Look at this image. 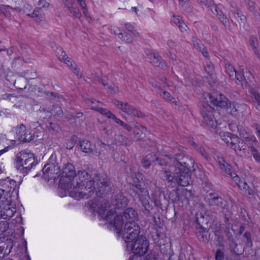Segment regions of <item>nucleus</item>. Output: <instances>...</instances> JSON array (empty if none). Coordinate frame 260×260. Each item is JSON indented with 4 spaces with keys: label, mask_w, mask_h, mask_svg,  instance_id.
<instances>
[{
    "label": "nucleus",
    "mask_w": 260,
    "mask_h": 260,
    "mask_svg": "<svg viewBox=\"0 0 260 260\" xmlns=\"http://www.w3.org/2000/svg\"><path fill=\"white\" fill-rule=\"evenodd\" d=\"M171 161L175 167L173 172L170 169L164 170V178L168 182L187 186L191 181L190 172L194 171L193 159L184 152L171 155Z\"/></svg>",
    "instance_id": "f257e3e1"
},
{
    "label": "nucleus",
    "mask_w": 260,
    "mask_h": 260,
    "mask_svg": "<svg viewBox=\"0 0 260 260\" xmlns=\"http://www.w3.org/2000/svg\"><path fill=\"white\" fill-rule=\"evenodd\" d=\"M60 164V159H57L56 155L52 154L41 171L48 181L56 180L60 176L59 186L63 189H68L72 186H74L73 181L76 175L75 167L72 164L68 162L63 165L61 170Z\"/></svg>",
    "instance_id": "f03ea898"
},
{
    "label": "nucleus",
    "mask_w": 260,
    "mask_h": 260,
    "mask_svg": "<svg viewBox=\"0 0 260 260\" xmlns=\"http://www.w3.org/2000/svg\"><path fill=\"white\" fill-rule=\"evenodd\" d=\"M210 105L205 104L200 108V114L204 119V122L209 127L216 128L217 120L213 114L214 108L211 105L217 108L224 109L230 104V100L223 94H209V101Z\"/></svg>",
    "instance_id": "7ed1b4c3"
},
{
    "label": "nucleus",
    "mask_w": 260,
    "mask_h": 260,
    "mask_svg": "<svg viewBox=\"0 0 260 260\" xmlns=\"http://www.w3.org/2000/svg\"><path fill=\"white\" fill-rule=\"evenodd\" d=\"M76 184H85L88 183H95L100 192L107 194L112 191L110 180L104 178L100 173L95 169L90 168L82 169L76 175Z\"/></svg>",
    "instance_id": "20e7f679"
},
{
    "label": "nucleus",
    "mask_w": 260,
    "mask_h": 260,
    "mask_svg": "<svg viewBox=\"0 0 260 260\" xmlns=\"http://www.w3.org/2000/svg\"><path fill=\"white\" fill-rule=\"evenodd\" d=\"M116 212L112 209L107 212L105 216L106 221H110L109 225L112 226L116 231L117 236L119 237L121 228L126 223H137L139 217L137 210L132 207H128L122 213L116 214Z\"/></svg>",
    "instance_id": "39448f33"
},
{
    "label": "nucleus",
    "mask_w": 260,
    "mask_h": 260,
    "mask_svg": "<svg viewBox=\"0 0 260 260\" xmlns=\"http://www.w3.org/2000/svg\"><path fill=\"white\" fill-rule=\"evenodd\" d=\"M15 161L16 169L24 176L27 175L33 167L38 164L34 154L24 151H21L17 154Z\"/></svg>",
    "instance_id": "423d86ee"
},
{
    "label": "nucleus",
    "mask_w": 260,
    "mask_h": 260,
    "mask_svg": "<svg viewBox=\"0 0 260 260\" xmlns=\"http://www.w3.org/2000/svg\"><path fill=\"white\" fill-rule=\"evenodd\" d=\"M194 197V193L191 190L186 188L179 190L176 188L170 191L168 193L169 202L174 204V207H182L189 204L190 199Z\"/></svg>",
    "instance_id": "0eeeda50"
},
{
    "label": "nucleus",
    "mask_w": 260,
    "mask_h": 260,
    "mask_svg": "<svg viewBox=\"0 0 260 260\" xmlns=\"http://www.w3.org/2000/svg\"><path fill=\"white\" fill-rule=\"evenodd\" d=\"M140 226L137 223H126L124 229L121 228L120 235L123 241L128 244L136 240L140 237Z\"/></svg>",
    "instance_id": "6e6552de"
},
{
    "label": "nucleus",
    "mask_w": 260,
    "mask_h": 260,
    "mask_svg": "<svg viewBox=\"0 0 260 260\" xmlns=\"http://www.w3.org/2000/svg\"><path fill=\"white\" fill-rule=\"evenodd\" d=\"M126 248L133 254L143 256L148 250L149 242L144 235H141L136 240L126 244Z\"/></svg>",
    "instance_id": "1a4fd4ad"
},
{
    "label": "nucleus",
    "mask_w": 260,
    "mask_h": 260,
    "mask_svg": "<svg viewBox=\"0 0 260 260\" xmlns=\"http://www.w3.org/2000/svg\"><path fill=\"white\" fill-rule=\"evenodd\" d=\"M95 183H88L85 184H76L74 190L70 192V196L76 200L88 199L94 192Z\"/></svg>",
    "instance_id": "9d476101"
},
{
    "label": "nucleus",
    "mask_w": 260,
    "mask_h": 260,
    "mask_svg": "<svg viewBox=\"0 0 260 260\" xmlns=\"http://www.w3.org/2000/svg\"><path fill=\"white\" fill-rule=\"evenodd\" d=\"M207 194L204 198V200L207 205L209 207H216L223 210H228L229 205L227 201L214 191L209 192L207 190Z\"/></svg>",
    "instance_id": "9b49d317"
},
{
    "label": "nucleus",
    "mask_w": 260,
    "mask_h": 260,
    "mask_svg": "<svg viewBox=\"0 0 260 260\" xmlns=\"http://www.w3.org/2000/svg\"><path fill=\"white\" fill-rule=\"evenodd\" d=\"M18 188L19 185H17L16 182L9 177L0 180V192L2 196L8 197V199H11L14 192L18 195Z\"/></svg>",
    "instance_id": "f8f14e48"
},
{
    "label": "nucleus",
    "mask_w": 260,
    "mask_h": 260,
    "mask_svg": "<svg viewBox=\"0 0 260 260\" xmlns=\"http://www.w3.org/2000/svg\"><path fill=\"white\" fill-rule=\"evenodd\" d=\"M136 181L134 180V183L132 184V190L135 193L134 198L135 200L139 199L149 198L148 191L146 188L144 187V182L140 181L137 177L136 178Z\"/></svg>",
    "instance_id": "ddd939ff"
},
{
    "label": "nucleus",
    "mask_w": 260,
    "mask_h": 260,
    "mask_svg": "<svg viewBox=\"0 0 260 260\" xmlns=\"http://www.w3.org/2000/svg\"><path fill=\"white\" fill-rule=\"evenodd\" d=\"M146 54L154 66L162 69L165 70L167 67V63L166 61L159 55V54L155 51H150L147 50L145 51Z\"/></svg>",
    "instance_id": "4468645a"
},
{
    "label": "nucleus",
    "mask_w": 260,
    "mask_h": 260,
    "mask_svg": "<svg viewBox=\"0 0 260 260\" xmlns=\"http://www.w3.org/2000/svg\"><path fill=\"white\" fill-rule=\"evenodd\" d=\"M112 204L115 209H123L127 205V199L121 191H116L112 196Z\"/></svg>",
    "instance_id": "2eb2a0df"
},
{
    "label": "nucleus",
    "mask_w": 260,
    "mask_h": 260,
    "mask_svg": "<svg viewBox=\"0 0 260 260\" xmlns=\"http://www.w3.org/2000/svg\"><path fill=\"white\" fill-rule=\"evenodd\" d=\"M13 247V241L12 239L8 237H0V254H3V256L9 255Z\"/></svg>",
    "instance_id": "dca6fc26"
},
{
    "label": "nucleus",
    "mask_w": 260,
    "mask_h": 260,
    "mask_svg": "<svg viewBox=\"0 0 260 260\" xmlns=\"http://www.w3.org/2000/svg\"><path fill=\"white\" fill-rule=\"evenodd\" d=\"M11 200V199H8V198L7 197L5 204H4L3 207H0V209H1L2 212L3 218L7 221L10 220L16 212V207L11 206L10 203Z\"/></svg>",
    "instance_id": "f3484780"
},
{
    "label": "nucleus",
    "mask_w": 260,
    "mask_h": 260,
    "mask_svg": "<svg viewBox=\"0 0 260 260\" xmlns=\"http://www.w3.org/2000/svg\"><path fill=\"white\" fill-rule=\"evenodd\" d=\"M209 5H210V6L207 7H210L211 11L213 14L217 16L218 18L225 26V27L229 26L230 23L229 19L221 11L220 6H217L216 5H214V4H212L211 2H209Z\"/></svg>",
    "instance_id": "a211bd4d"
},
{
    "label": "nucleus",
    "mask_w": 260,
    "mask_h": 260,
    "mask_svg": "<svg viewBox=\"0 0 260 260\" xmlns=\"http://www.w3.org/2000/svg\"><path fill=\"white\" fill-rule=\"evenodd\" d=\"M123 109V112L134 117L144 118L146 117V114L143 112L140 111L135 106L129 104L128 103H125V106Z\"/></svg>",
    "instance_id": "6ab92c4d"
},
{
    "label": "nucleus",
    "mask_w": 260,
    "mask_h": 260,
    "mask_svg": "<svg viewBox=\"0 0 260 260\" xmlns=\"http://www.w3.org/2000/svg\"><path fill=\"white\" fill-rule=\"evenodd\" d=\"M79 146L80 150L84 153L98 155L100 154V152L95 151V145L87 140L80 141Z\"/></svg>",
    "instance_id": "aec40b11"
},
{
    "label": "nucleus",
    "mask_w": 260,
    "mask_h": 260,
    "mask_svg": "<svg viewBox=\"0 0 260 260\" xmlns=\"http://www.w3.org/2000/svg\"><path fill=\"white\" fill-rule=\"evenodd\" d=\"M208 232V228H196V235L199 240L205 243H209L211 245H213L214 241L210 238V234Z\"/></svg>",
    "instance_id": "412c9836"
},
{
    "label": "nucleus",
    "mask_w": 260,
    "mask_h": 260,
    "mask_svg": "<svg viewBox=\"0 0 260 260\" xmlns=\"http://www.w3.org/2000/svg\"><path fill=\"white\" fill-rule=\"evenodd\" d=\"M205 71L207 74L205 76L208 82L211 86H212L216 81V76L214 72L213 64L210 61H207L205 66Z\"/></svg>",
    "instance_id": "4be33fe9"
},
{
    "label": "nucleus",
    "mask_w": 260,
    "mask_h": 260,
    "mask_svg": "<svg viewBox=\"0 0 260 260\" xmlns=\"http://www.w3.org/2000/svg\"><path fill=\"white\" fill-rule=\"evenodd\" d=\"M155 205L162 211L166 210L169 205V200H167L164 193H159L157 197L152 194Z\"/></svg>",
    "instance_id": "5701e85b"
},
{
    "label": "nucleus",
    "mask_w": 260,
    "mask_h": 260,
    "mask_svg": "<svg viewBox=\"0 0 260 260\" xmlns=\"http://www.w3.org/2000/svg\"><path fill=\"white\" fill-rule=\"evenodd\" d=\"M62 2L70 13L76 18H79L82 14L79 9L77 8L76 4L72 0H62Z\"/></svg>",
    "instance_id": "b1692460"
},
{
    "label": "nucleus",
    "mask_w": 260,
    "mask_h": 260,
    "mask_svg": "<svg viewBox=\"0 0 260 260\" xmlns=\"http://www.w3.org/2000/svg\"><path fill=\"white\" fill-rule=\"evenodd\" d=\"M218 164L220 169L229 175L235 181H237L239 179V177L237 176L236 173L233 171L232 167L228 163H226L223 158H222L220 160L218 161Z\"/></svg>",
    "instance_id": "393cba45"
},
{
    "label": "nucleus",
    "mask_w": 260,
    "mask_h": 260,
    "mask_svg": "<svg viewBox=\"0 0 260 260\" xmlns=\"http://www.w3.org/2000/svg\"><path fill=\"white\" fill-rule=\"evenodd\" d=\"M155 160H156V154L155 153L152 152L142 158L141 164L143 168L148 169L151 165H154Z\"/></svg>",
    "instance_id": "a878e982"
},
{
    "label": "nucleus",
    "mask_w": 260,
    "mask_h": 260,
    "mask_svg": "<svg viewBox=\"0 0 260 260\" xmlns=\"http://www.w3.org/2000/svg\"><path fill=\"white\" fill-rule=\"evenodd\" d=\"M223 233L229 241L230 248L233 250L235 253L239 254L238 249L237 248L238 245L234 240L233 235L230 232V228L228 226H225L223 229Z\"/></svg>",
    "instance_id": "bb28decb"
},
{
    "label": "nucleus",
    "mask_w": 260,
    "mask_h": 260,
    "mask_svg": "<svg viewBox=\"0 0 260 260\" xmlns=\"http://www.w3.org/2000/svg\"><path fill=\"white\" fill-rule=\"evenodd\" d=\"M171 155H165V156H159L156 155V160H155L154 165L155 166L158 165L160 167H162V172L164 174V170L167 169L166 168H164V167H166L168 166L169 160L171 161Z\"/></svg>",
    "instance_id": "cd10ccee"
},
{
    "label": "nucleus",
    "mask_w": 260,
    "mask_h": 260,
    "mask_svg": "<svg viewBox=\"0 0 260 260\" xmlns=\"http://www.w3.org/2000/svg\"><path fill=\"white\" fill-rule=\"evenodd\" d=\"M240 137L242 138V140H244L245 142L248 143V144L250 145H253V143H255L256 142V140L255 138L253 136L250 135L247 132H245L244 130H240Z\"/></svg>",
    "instance_id": "c85d7f7f"
},
{
    "label": "nucleus",
    "mask_w": 260,
    "mask_h": 260,
    "mask_svg": "<svg viewBox=\"0 0 260 260\" xmlns=\"http://www.w3.org/2000/svg\"><path fill=\"white\" fill-rule=\"evenodd\" d=\"M115 141L116 143L118 145L127 146L130 145L132 144V142L128 138L122 134L116 135L115 137Z\"/></svg>",
    "instance_id": "c756f323"
},
{
    "label": "nucleus",
    "mask_w": 260,
    "mask_h": 260,
    "mask_svg": "<svg viewBox=\"0 0 260 260\" xmlns=\"http://www.w3.org/2000/svg\"><path fill=\"white\" fill-rule=\"evenodd\" d=\"M214 235L215 236V239L214 240V244H215L217 246H220L222 245L223 241V237L221 235L220 230L218 228L214 229L213 231Z\"/></svg>",
    "instance_id": "7c9ffc66"
},
{
    "label": "nucleus",
    "mask_w": 260,
    "mask_h": 260,
    "mask_svg": "<svg viewBox=\"0 0 260 260\" xmlns=\"http://www.w3.org/2000/svg\"><path fill=\"white\" fill-rule=\"evenodd\" d=\"M149 198H143V199H139L138 200L140 201L144 207V210H143V212L145 214L147 215H151L152 213L151 212V210H152V205H150L149 202H148Z\"/></svg>",
    "instance_id": "2f4dec72"
},
{
    "label": "nucleus",
    "mask_w": 260,
    "mask_h": 260,
    "mask_svg": "<svg viewBox=\"0 0 260 260\" xmlns=\"http://www.w3.org/2000/svg\"><path fill=\"white\" fill-rule=\"evenodd\" d=\"M90 109L91 110H95L96 111L99 112L100 113L103 115H105L107 118L110 119L112 116L113 115V113H112L110 110L104 108H100L98 106H91Z\"/></svg>",
    "instance_id": "473e14b6"
},
{
    "label": "nucleus",
    "mask_w": 260,
    "mask_h": 260,
    "mask_svg": "<svg viewBox=\"0 0 260 260\" xmlns=\"http://www.w3.org/2000/svg\"><path fill=\"white\" fill-rule=\"evenodd\" d=\"M15 131H16V137L19 140L21 141L27 131L25 126L21 124L18 127L15 128Z\"/></svg>",
    "instance_id": "72a5a7b5"
},
{
    "label": "nucleus",
    "mask_w": 260,
    "mask_h": 260,
    "mask_svg": "<svg viewBox=\"0 0 260 260\" xmlns=\"http://www.w3.org/2000/svg\"><path fill=\"white\" fill-rule=\"evenodd\" d=\"M225 71L229 75L230 78L234 80L236 77L237 71L235 70V68L231 63H226L225 66Z\"/></svg>",
    "instance_id": "f704fd0d"
},
{
    "label": "nucleus",
    "mask_w": 260,
    "mask_h": 260,
    "mask_svg": "<svg viewBox=\"0 0 260 260\" xmlns=\"http://www.w3.org/2000/svg\"><path fill=\"white\" fill-rule=\"evenodd\" d=\"M12 7L9 5H0V11L5 16V17L8 18L9 20H11L12 16L11 13Z\"/></svg>",
    "instance_id": "c9c22d12"
},
{
    "label": "nucleus",
    "mask_w": 260,
    "mask_h": 260,
    "mask_svg": "<svg viewBox=\"0 0 260 260\" xmlns=\"http://www.w3.org/2000/svg\"><path fill=\"white\" fill-rule=\"evenodd\" d=\"M245 142H246L244 140H240L239 138L238 142L237 144V145L236 149L237 151H236L237 153L242 154V152H243L244 154L246 153L247 148V145L246 144Z\"/></svg>",
    "instance_id": "e433bc0d"
},
{
    "label": "nucleus",
    "mask_w": 260,
    "mask_h": 260,
    "mask_svg": "<svg viewBox=\"0 0 260 260\" xmlns=\"http://www.w3.org/2000/svg\"><path fill=\"white\" fill-rule=\"evenodd\" d=\"M228 107L225 108L226 112L230 113L232 116L235 115L238 111L237 108H238V104L237 102H231L230 100V104Z\"/></svg>",
    "instance_id": "4c0bfd02"
},
{
    "label": "nucleus",
    "mask_w": 260,
    "mask_h": 260,
    "mask_svg": "<svg viewBox=\"0 0 260 260\" xmlns=\"http://www.w3.org/2000/svg\"><path fill=\"white\" fill-rule=\"evenodd\" d=\"M14 85L18 89H24L27 87V80L22 78H18L15 80Z\"/></svg>",
    "instance_id": "58836bf2"
},
{
    "label": "nucleus",
    "mask_w": 260,
    "mask_h": 260,
    "mask_svg": "<svg viewBox=\"0 0 260 260\" xmlns=\"http://www.w3.org/2000/svg\"><path fill=\"white\" fill-rule=\"evenodd\" d=\"M21 76H26L27 79H34L38 77L37 71L35 70H26L21 73Z\"/></svg>",
    "instance_id": "ea45409f"
},
{
    "label": "nucleus",
    "mask_w": 260,
    "mask_h": 260,
    "mask_svg": "<svg viewBox=\"0 0 260 260\" xmlns=\"http://www.w3.org/2000/svg\"><path fill=\"white\" fill-rule=\"evenodd\" d=\"M191 145L196 149L197 151L199 152L206 160H209L210 157L206 152L205 148L202 146H198L195 142H192Z\"/></svg>",
    "instance_id": "a19ab883"
},
{
    "label": "nucleus",
    "mask_w": 260,
    "mask_h": 260,
    "mask_svg": "<svg viewBox=\"0 0 260 260\" xmlns=\"http://www.w3.org/2000/svg\"><path fill=\"white\" fill-rule=\"evenodd\" d=\"M239 140V137L233 134L231 137H230L228 140V144L230 146V147L234 149L235 151H237V144Z\"/></svg>",
    "instance_id": "79ce46f5"
},
{
    "label": "nucleus",
    "mask_w": 260,
    "mask_h": 260,
    "mask_svg": "<svg viewBox=\"0 0 260 260\" xmlns=\"http://www.w3.org/2000/svg\"><path fill=\"white\" fill-rule=\"evenodd\" d=\"M248 92L252 98H254L255 101L258 103L260 101V92L254 87L249 86L248 87Z\"/></svg>",
    "instance_id": "37998d69"
},
{
    "label": "nucleus",
    "mask_w": 260,
    "mask_h": 260,
    "mask_svg": "<svg viewBox=\"0 0 260 260\" xmlns=\"http://www.w3.org/2000/svg\"><path fill=\"white\" fill-rule=\"evenodd\" d=\"M118 37L127 43H132L133 42V38L132 35L127 32H120L118 34Z\"/></svg>",
    "instance_id": "c03bdc74"
},
{
    "label": "nucleus",
    "mask_w": 260,
    "mask_h": 260,
    "mask_svg": "<svg viewBox=\"0 0 260 260\" xmlns=\"http://www.w3.org/2000/svg\"><path fill=\"white\" fill-rule=\"evenodd\" d=\"M159 94L163 99L168 102L172 103H175V105H177L175 99L173 97H172L170 93L168 91L162 89V91L161 92V94Z\"/></svg>",
    "instance_id": "a18cd8bd"
},
{
    "label": "nucleus",
    "mask_w": 260,
    "mask_h": 260,
    "mask_svg": "<svg viewBox=\"0 0 260 260\" xmlns=\"http://www.w3.org/2000/svg\"><path fill=\"white\" fill-rule=\"evenodd\" d=\"M179 5L182 7L184 10L186 12H190L192 10V7L190 4V0H178Z\"/></svg>",
    "instance_id": "49530a36"
},
{
    "label": "nucleus",
    "mask_w": 260,
    "mask_h": 260,
    "mask_svg": "<svg viewBox=\"0 0 260 260\" xmlns=\"http://www.w3.org/2000/svg\"><path fill=\"white\" fill-rule=\"evenodd\" d=\"M191 42L194 48L198 51H200L204 47L201 41L195 37L191 38Z\"/></svg>",
    "instance_id": "de8ad7c7"
},
{
    "label": "nucleus",
    "mask_w": 260,
    "mask_h": 260,
    "mask_svg": "<svg viewBox=\"0 0 260 260\" xmlns=\"http://www.w3.org/2000/svg\"><path fill=\"white\" fill-rule=\"evenodd\" d=\"M248 147L250 148L251 155L253 156L254 160L257 162H260V152L253 145H250Z\"/></svg>",
    "instance_id": "09e8293b"
},
{
    "label": "nucleus",
    "mask_w": 260,
    "mask_h": 260,
    "mask_svg": "<svg viewBox=\"0 0 260 260\" xmlns=\"http://www.w3.org/2000/svg\"><path fill=\"white\" fill-rule=\"evenodd\" d=\"M62 113L61 108L57 105H53L52 107L51 108L50 115H49L50 117L51 116L53 115L54 116H58L60 115Z\"/></svg>",
    "instance_id": "8fccbe9b"
},
{
    "label": "nucleus",
    "mask_w": 260,
    "mask_h": 260,
    "mask_svg": "<svg viewBox=\"0 0 260 260\" xmlns=\"http://www.w3.org/2000/svg\"><path fill=\"white\" fill-rule=\"evenodd\" d=\"M243 241L247 246L249 247H251L252 246L251 235L250 232H245L243 235Z\"/></svg>",
    "instance_id": "3c124183"
},
{
    "label": "nucleus",
    "mask_w": 260,
    "mask_h": 260,
    "mask_svg": "<svg viewBox=\"0 0 260 260\" xmlns=\"http://www.w3.org/2000/svg\"><path fill=\"white\" fill-rule=\"evenodd\" d=\"M149 84L156 89V91L158 94H161L162 91V87L159 85V83L155 79L151 78L149 80Z\"/></svg>",
    "instance_id": "603ef678"
},
{
    "label": "nucleus",
    "mask_w": 260,
    "mask_h": 260,
    "mask_svg": "<svg viewBox=\"0 0 260 260\" xmlns=\"http://www.w3.org/2000/svg\"><path fill=\"white\" fill-rule=\"evenodd\" d=\"M134 127L137 130L140 131L142 134L144 135H146L147 133H149V131L145 126L141 125L140 123L138 122L137 121H134Z\"/></svg>",
    "instance_id": "864d4df0"
},
{
    "label": "nucleus",
    "mask_w": 260,
    "mask_h": 260,
    "mask_svg": "<svg viewBox=\"0 0 260 260\" xmlns=\"http://www.w3.org/2000/svg\"><path fill=\"white\" fill-rule=\"evenodd\" d=\"M9 228V224L7 220L0 219V235L6 232Z\"/></svg>",
    "instance_id": "5fc2aeb1"
},
{
    "label": "nucleus",
    "mask_w": 260,
    "mask_h": 260,
    "mask_svg": "<svg viewBox=\"0 0 260 260\" xmlns=\"http://www.w3.org/2000/svg\"><path fill=\"white\" fill-rule=\"evenodd\" d=\"M199 215L200 216H199V215H197L196 223L197 224H198L199 227H197L196 228H206L205 226H204V224H207V221H206L204 223V217L201 214H200Z\"/></svg>",
    "instance_id": "6e6d98bb"
},
{
    "label": "nucleus",
    "mask_w": 260,
    "mask_h": 260,
    "mask_svg": "<svg viewBox=\"0 0 260 260\" xmlns=\"http://www.w3.org/2000/svg\"><path fill=\"white\" fill-rule=\"evenodd\" d=\"M101 148H103L106 150H109L111 152H114L117 149V147L113 144H107L105 143L101 142L100 144Z\"/></svg>",
    "instance_id": "4d7b16f0"
},
{
    "label": "nucleus",
    "mask_w": 260,
    "mask_h": 260,
    "mask_svg": "<svg viewBox=\"0 0 260 260\" xmlns=\"http://www.w3.org/2000/svg\"><path fill=\"white\" fill-rule=\"evenodd\" d=\"M58 59L64 62L65 63L67 64L69 66V67L73 66L72 61H71V59L68 56L65 52H64L63 54H62L61 56L59 57Z\"/></svg>",
    "instance_id": "13d9d810"
},
{
    "label": "nucleus",
    "mask_w": 260,
    "mask_h": 260,
    "mask_svg": "<svg viewBox=\"0 0 260 260\" xmlns=\"http://www.w3.org/2000/svg\"><path fill=\"white\" fill-rule=\"evenodd\" d=\"M235 79H236L237 81H238L239 82H240L243 87H244V86H245V87H247V82L243 75H242L241 74L238 73L237 72L236 77H235Z\"/></svg>",
    "instance_id": "bf43d9fd"
},
{
    "label": "nucleus",
    "mask_w": 260,
    "mask_h": 260,
    "mask_svg": "<svg viewBox=\"0 0 260 260\" xmlns=\"http://www.w3.org/2000/svg\"><path fill=\"white\" fill-rule=\"evenodd\" d=\"M34 137V134H31L30 132L28 133V131H26L25 135L23 136V138L21 140V142L24 143L30 142L31 140H33Z\"/></svg>",
    "instance_id": "052dcab7"
},
{
    "label": "nucleus",
    "mask_w": 260,
    "mask_h": 260,
    "mask_svg": "<svg viewBox=\"0 0 260 260\" xmlns=\"http://www.w3.org/2000/svg\"><path fill=\"white\" fill-rule=\"evenodd\" d=\"M249 44L252 50L257 48L258 44L257 39L254 36H251L249 37Z\"/></svg>",
    "instance_id": "680f3d73"
},
{
    "label": "nucleus",
    "mask_w": 260,
    "mask_h": 260,
    "mask_svg": "<svg viewBox=\"0 0 260 260\" xmlns=\"http://www.w3.org/2000/svg\"><path fill=\"white\" fill-rule=\"evenodd\" d=\"M51 107H48L47 105H43L40 107L39 110L38 111V113L44 112L47 114L46 116H49L50 115Z\"/></svg>",
    "instance_id": "e2e57ef3"
},
{
    "label": "nucleus",
    "mask_w": 260,
    "mask_h": 260,
    "mask_svg": "<svg viewBox=\"0 0 260 260\" xmlns=\"http://www.w3.org/2000/svg\"><path fill=\"white\" fill-rule=\"evenodd\" d=\"M248 9L255 15L256 13H257L255 8V3L252 2L251 0H248Z\"/></svg>",
    "instance_id": "0e129e2a"
},
{
    "label": "nucleus",
    "mask_w": 260,
    "mask_h": 260,
    "mask_svg": "<svg viewBox=\"0 0 260 260\" xmlns=\"http://www.w3.org/2000/svg\"><path fill=\"white\" fill-rule=\"evenodd\" d=\"M47 128L50 132H54L57 131L59 126L56 123L50 122L49 125H47Z\"/></svg>",
    "instance_id": "69168bd1"
},
{
    "label": "nucleus",
    "mask_w": 260,
    "mask_h": 260,
    "mask_svg": "<svg viewBox=\"0 0 260 260\" xmlns=\"http://www.w3.org/2000/svg\"><path fill=\"white\" fill-rule=\"evenodd\" d=\"M215 258L216 260H223L224 258V252L220 249H217L215 254Z\"/></svg>",
    "instance_id": "338daca9"
},
{
    "label": "nucleus",
    "mask_w": 260,
    "mask_h": 260,
    "mask_svg": "<svg viewBox=\"0 0 260 260\" xmlns=\"http://www.w3.org/2000/svg\"><path fill=\"white\" fill-rule=\"evenodd\" d=\"M145 260H157L156 253L154 252H150L145 256Z\"/></svg>",
    "instance_id": "774afa93"
}]
</instances>
